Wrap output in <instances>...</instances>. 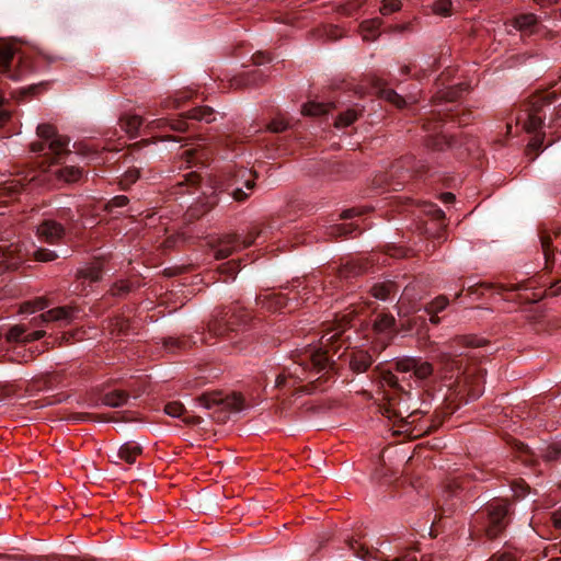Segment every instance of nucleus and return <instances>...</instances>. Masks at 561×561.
I'll list each match as a JSON object with an SVG mask.
<instances>
[{
    "label": "nucleus",
    "mask_w": 561,
    "mask_h": 561,
    "mask_svg": "<svg viewBox=\"0 0 561 561\" xmlns=\"http://www.w3.org/2000/svg\"><path fill=\"white\" fill-rule=\"evenodd\" d=\"M251 312L238 302L218 310L209 320L207 328L215 336H228L232 332L243 330L252 320Z\"/></svg>",
    "instance_id": "obj_1"
},
{
    "label": "nucleus",
    "mask_w": 561,
    "mask_h": 561,
    "mask_svg": "<svg viewBox=\"0 0 561 561\" xmlns=\"http://www.w3.org/2000/svg\"><path fill=\"white\" fill-rule=\"evenodd\" d=\"M197 402L207 410H215L213 417L218 422L226 421V412H239L243 409L241 394L222 397L221 392H206L199 396Z\"/></svg>",
    "instance_id": "obj_2"
},
{
    "label": "nucleus",
    "mask_w": 561,
    "mask_h": 561,
    "mask_svg": "<svg viewBox=\"0 0 561 561\" xmlns=\"http://www.w3.org/2000/svg\"><path fill=\"white\" fill-rule=\"evenodd\" d=\"M556 99L553 92L547 94L533 95L524 110L525 118L518 117L523 121V127L527 133H535L540 129L546 118V107L550 106Z\"/></svg>",
    "instance_id": "obj_3"
},
{
    "label": "nucleus",
    "mask_w": 561,
    "mask_h": 561,
    "mask_svg": "<svg viewBox=\"0 0 561 561\" xmlns=\"http://www.w3.org/2000/svg\"><path fill=\"white\" fill-rule=\"evenodd\" d=\"M36 131L41 139L48 142V151L45 152V154H51L55 159V162H57L64 156L70 153V150L68 149V137L59 135L54 125L39 124Z\"/></svg>",
    "instance_id": "obj_4"
},
{
    "label": "nucleus",
    "mask_w": 561,
    "mask_h": 561,
    "mask_svg": "<svg viewBox=\"0 0 561 561\" xmlns=\"http://www.w3.org/2000/svg\"><path fill=\"white\" fill-rule=\"evenodd\" d=\"M488 526L485 534L490 539L496 538L507 525V515L510 512V503L499 501L488 506Z\"/></svg>",
    "instance_id": "obj_5"
},
{
    "label": "nucleus",
    "mask_w": 561,
    "mask_h": 561,
    "mask_svg": "<svg viewBox=\"0 0 561 561\" xmlns=\"http://www.w3.org/2000/svg\"><path fill=\"white\" fill-rule=\"evenodd\" d=\"M394 369L399 373H412L417 379H426L434 373V367L430 362L422 358L404 356L394 362Z\"/></svg>",
    "instance_id": "obj_6"
},
{
    "label": "nucleus",
    "mask_w": 561,
    "mask_h": 561,
    "mask_svg": "<svg viewBox=\"0 0 561 561\" xmlns=\"http://www.w3.org/2000/svg\"><path fill=\"white\" fill-rule=\"evenodd\" d=\"M254 242V237H250L244 240L236 234L226 236L219 243V247L215 250L214 256L216 260H222L230 256L234 251L250 247Z\"/></svg>",
    "instance_id": "obj_7"
},
{
    "label": "nucleus",
    "mask_w": 561,
    "mask_h": 561,
    "mask_svg": "<svg viewBox=\"0 0 561 561\" xmlns=\"http://www.w3.org/2000/svg\"><path fill=\"white\" fill-rule=\"evenodd\" d=\"M104 261L100 257L80 267L76 272V279L81 282V290L85 289V283L92 284L102 279Z\"/></svg>",
    "instance_id": "obj_8"
},
{
    "label": "nucleus",
    "mask_w": 561,
    "mask_h": 561,
    "mask_svg": "<svg viewBox=\"0 0 561 561\" xmlns=\"http://www.w3.org/2000/svg\"><path fill=\"white\" fill-rule=\"evenodd\" d=\"M28 327L26 324H15L10 328L5 335V340L9 343H23L27 344L37 340H41L46 335L44 330H35L27 333Z\"/></svg>",
    "instance_id": "obj_9"
},
{
    "label": "nucleus",
    "mask_w": 561,
    "mask_h": 561,
    "mask_svg": "<svg viewBox=\"0 0 561 561\" xmlns=\"http://www.w3.org/2000/svg\"><path fill=\"white\" fill-rule=\"evenodd\" d=\"M22 261V247L19 243L0 244V264L16 268Z\"/></svg>",
    "instance_id": "obj_10"
},
{
    "label": "nucleus",
    "mask_w": 561,
    "mask_h": 561,
    "mask_svg": "<svg viewBox=\"0 0 561 561\" xmlns=\"http://www.w3.org/2000/svg\"><path fill=\"white\" fill-rule=\"evenodd\" d=\"M77 311V308L71 306L56 307L39 314V319L42 322L70 323L75 318Z\"/></svg>",
    "instance_id": "obj_11"
},
{
    "label": "nucleus",
    "mask_w": 561,
    "mask_h": 561,
    "mask_svg": "<svg viewBox=\"0 0 561 561\" xmlns=\"http://www.w3.org/2000/svg\"><path fill=\"white\" fill-rule=\"evenodd\" d=\"M38 233L46 242L57 243L65 236V228L55 220H45L39 225Z\"/></svg>",
    "instance_id": "obj_12"
},
{
    "label": "nucleus",
    "mask_w": 561,
    "mask_h": 561,
    "mask_svg": "<svg viewBox=\"0 0 561 561\" xmlns=\"http://www.w3.org/2000/svg\"><path fill=\"white\" fill-rule=\"evenodd\" d=\"M256 305L267 311L277 312L287 306V299L283 294H270L257 297Z\"/></svg>",
    "instance_id": "obj_13"
},
{
    "label": "nucleus",
    "mask_w": 561,
    "mask_h": 561,
    "mask_svg": "<svg viewBox=\"0 0 561 561\" xmlns=\"http://www.w3.org/2000/svg\"><path fill=\"white\" fill-rule=\"evenodd\" d=\"M373 364L371 355L364 350L352 353L350 358V368L355 374L365 373Z\"/></svg>",
    "instance_id": "obj_14"
},
{
    "label": "nucleus",
    "mask_w": 561,
    "mask_h": 561,
    "mask_svg": "<svg viewBox=\"0 0 561 561\" xmlns=\"http://www.w3.org/2000/svg\"><path fill=\"white\" fill-rule=\"evenodd\" d=\"M129 400L128 392L124 390H113L110 392H106L102 396L101 402L103 405L110 407V408H119L124 404H126Z\"/></svg>",
    "instance_id": "obj_15"
},
{
    "label": "nucleus",
    "mask_w": 561,
    "mask_h": 561,
    "mask_svg": "<svg viewBox=\"0 0 561 561\" xmlns=\"http://www.w3.org/2000/svg\"><path fill=\"white\" fill-rule=\"evenodd\" d=\"M185 116L190 119H194L197 122H205L207 124L216 121L215 111L207 105L196 106L187 112H185Z\"/></svg>",
    "instance_id": "obj_16"
},
{
    "label": "nucleus",
    "mask_w": 561,
    "mask_h": 561,
    "mask_svg": "<svg viewBox=\"0 0 561 561\" xmlns=\"http://www.w3.org/2000/svg\"><path fill=\"white\" fill-rule=\"evenodd\" d=\"M367 270L368 266L366 263L356 261L347 262L339 268V277L344 279L353 278L364 274Z\"/></svg>",
    "instance_id": "obj_17"
},
{
    "label": "nucleus",
    "mask_w": 561,
    "mask_h": 561,
    "mask_svg": "<svg viewBox=\"0 0 561 561\" xmlns=\"http://www.w3.org/2000/svg\"><path fill=\"white\" fill-rule=\"evenodd\" d=\"M142 117L139 115H126L119 119L121 128L131 138L138 135V130L142 125Z\"/></svg>",
    "instance_id": "obj_18"
},
{
    "label": "nucleus",
    "mask_w": 561,
    "mask_h": 561,
    "mask_svg": "<svg viewBox=\"0 0 561 561\" xmlns=\"http://www.w3.org/2000/svg\"><path fill=\"white\" fill-rule=\"evenodd\" d=\"M537 24L538 18L534 13L519 14L512 21V25L520 32H531Z\"/></svg>",
    "instance_id": "obj_19"
},
{
    "label": "nucleus",
    "mask_w": 561,
    "mask_h": 561,
    "mask_svg": "<svg viewBox=\"0 0 561 561\" xmlns=\"http://www.w3.org/2000/svg\"><path fill=\"white\" fill-rule=\"evenodd\" d=\"M382 21L378 18L366 20L360 24L363 39L373 42L379 36V28Z\"/></svg>",
    "instance_id": "obj_20"
},
{
    "label": "nucleus",
    "mask_w": 561,
    "mask_h": 561,
    "mask_svg": "<svg viewBox=\"0 0 561 561\" xmlns=\"http://www.w3.org/2000/svg\"><path fill=\"white\" fill-rule=\"evenodd\" d=\"M397 291V285L392 280H387L382 283L375 284L371 289L370 294L379 300H387L391 294H394Z\"/></svg>",
    "instance_id": "obj_21"
},
{
    "label": "nucleus",
    "mask_w": 561,
    "mask_h": 561,
    "mask_svg": "<svg viewBox=\"0 0 561 561\" xmlns=\"http://www.w3.org/2000/svg\"><path fill=\"white\" fill-rule=\"evenodd\" d=\"M142 448L131 442L125 443L118 450L121 459L131 465L136 461V458L141 454Z\"/></svg>",
    "instance_id": "obj_22"
},
{
    "label": "nucleus",
    "mask_w": 561,
    "mask_h": 561,
    "mask_svg": "<svg viewBox=\"0 0 561 561\" xmlns=\"http://www.w3.org/2000/svg\"><path fill=\"white\" fill-rule=\"evenodd\" d=\"M485 341L476 335H457L449 341V346L480 347Z\"/></svg>",
    "instance_id": "obj_23"
},
{
    "label": "nucleus",
    "mask_w": 561,
    "mask_h": 561,
    "mask_svg": "<svg viewBox=\"0 0 561 561\" xmlns=\"http://www.w3.org/2000/svg\"><path fill=\"white\" fill-rule=\"evenodd\" d=\"M129 327V320L123 316H116L108 322L111 334L117 337L126 335L128 333Z\"/></svg>",
    "instance_id": "obj_24"
},
{
    "label": "nucleus",
    "mask_w": 561,
    "mask_h": 561,
    "mask_svg": "<svg viewBox=\"0 0 561 561\" xmlns=\"http://www.w3.org/2000/svg\"><path fill=\"white\" fill-rule=\"evenodd\" d=\"M56 176L66 183H76L82 176V170L75 165H67L56 171Z\"/></svg>",
    "instance_id": "obj_25"
},
{
    "label": "nucleus",
    "mask_w": 561,
    "mask_h": 561,
    "mask_svg": "<svg viewBox=\"0 0 561 561\" xmlns=\"http://www.w3.org/2000/svg\"><path fill=\"white\" fill-rule=\"evenodd\" d=\"M396 324V319L390 313H379L377 314L373 329L377 333H385L390 331Z\"/></svg>",
    "instance_id": "obj_26"
},
{
    "label": "nucleus",
    "mask_w": 561,
    "mask_h": 561,
    "mask_svg": "<svg viewBox=\"0 0 561 561\" xmlns=\"http://www.w3.org/2000/svg\"><path fill=\"white\" fill-rule=\"evenodd\" d=\"M310 363L317 373L332 368L333 363H330L327 352L316 351L310 356Z\"/></svg>",
    "instance_id": "obj_27"
},
{
    "label": "nucleus",
    "mask_w": 561,
    "mask_h": 561,
    "mask_svg": "<svg viewBox=\"0 0 561 561\" xmlns=\"http://www.w3.org/2000/svg\"><path fill=\"white\" fill-rule=\"evenodd\" d=\"M348 317L350 314L343 316L342 320L339 321L336 328L325 332L321 337V343L328 344L335 341L344 332L346 324L348 323V321L346 322V319H348Z\"/></svg>",
    "instance_id": "obj_28"
},
{
    "label": "nucleus",
    "mask_w": 561,
    "mask_h": 561,
    "mask_svg": "<svg viewBox=\"0 0 561 561\" xmlns=\"http://www.w3.org/2000/svg\"><path fill=\"white\" fill-rule=\"evenodd\" d=\"M561 456V444L551 443L543 448L540 449V457L546 461H554L558 460Z\"/></svg>",
    "instance_id": "obj_29"
},
{
    "label": "nucleus",
    "mask_w": 561,
    "mask_h": 561,
    "mask_svg": "<svg viewBox=\"0 0 561 561\" xmlns=\"http://www.w3.org/2000/svg\"><path fill=\"white\" fill-rule=\"evenodd\" d=\"M379 95L399 108H402L405 105V100L392 89L381 88L379 90Z\"/></svg>",
    "instance_id": "obj_30"
},
{
    "label": "nucleus",
    "mask_w": 561,
    "mask_h": 561,
    "mask_svg": "<svg viewBox=\"0 0 561 561\" xmlns=\"http://www.w3.org/2000/svg\"><path fill=\"white\" fill-rule=\"evenodd\" d=\"M163 346L168 351L175 353L176 351L185 350V348L190 347V341L185 340V339H181V337L170 336V337L163 339Z\"/></svg>",
    "instance_id": "obj_31"
},
{
    "label": "nucleus",
    "mask_w": 561,
    "mask_h": 561,
    "mask_svg": "<svg viewBox=\"0 0 561 561\" xmlns=\"http://www.w3.org/2000/svg\"><path fill=\"white\" fill-rule=\"evenodd\" d=\"M48 306L45 298H36L32 301H25L20 307L21 313H33L35 311L44 310Z\"/></svg>",
    "instance_id": "obj_32"
},
{
    "label": "nucleus",
    "mask_w": 561,
    "mask_h": 561,
    "mask_svg": "<svg viewBox=\"0 0 561 561\" xmlns=\"http://www.w3.org/2000/svg\"><path fill=\"white\" fill-rule=\"evenodd\" d=\"M431 8L436 15L449 16L453 13L451 0H436L432 3Z\"/></svg>",
    "instance_id": "obj_33"
},
{
    "label": "nucleus",
    "mask_w": 561,
    "mask_h": 561,
    "mask_svg": "<svg viewBox=\"0 0 561 561\" xmlns=\"http://www.w3.org/2000/svg\"><path fill=\"white\" fill-rule=\"evenodd\" d=\"M330 105L324 103L310 102L302 106V114L308 116H319L329 111Z\"/></svg>",
    "instance_id": "obj_34"
},
{
    "label": "nucleus",
    "mask_w": 561,
    "mask_h": 561,
    "mask_svg": "<svg viewBox=\"0 0 561 561\" xmlns=\"http://www.w3.org/2000/svg\"><path fill=\"white\" fill-rule=\"evenodd\" d=\"M357 112L355 110H347L341 113L335 119V127L343 128L352 125L357 119Z\"/></svg>",
    "instance_id": "obj_35"
},
{
    "label": "nucleus",
    "mask_w": 561,
    "mask_h": 561,
    "mask_svg": "<svg viewBox=\"0 0 561 561\" xmlns=\"http://www.w3.org/2000/svg\"><path fill=\"white\" fill-rule=\"evenodd\" d=\"M427 146L434 150H443L445 147H451V138L437 134L428 140Z\"/></svg>",
    "instance_id": "obj_36"
},
{
    "label": "nucleus",
    "mask_w": 561,
    "mask_h": 561,
    "mask_svg": "<svg viewBox=\"0 0 561 561\" xmlns=\"http://www.w3.org/2000/svg\"><path fill=\"white\" fill-rule=\"evenodd\" d=\"M139 178H140V170L138 168H130L124 173L119 183H121L122 187L124 190H126L131 184H134Z\"/></svg>",
    "instance_id": "obj_37"
},
{
    "label": "nucleus",
    "mask_w": 561,
    "mask_h": 561,
    "mask_svg": "<svg viewBox=\"0 0 561 561\" xmlns=\"http://www.w3.org/2000/svg\"><path fill=\"white\" fill-rule=\"evenodd\" d=\"M164 412L172 417H180L185 412V408L181 402H169L164 407Z\"/></svg>",
    "instance_id": "obj_38"
},
{
    "label": "nucleus",
    "mask_w": 561,
    "mask_h": 561,
    "mask_svg": "<svg viewBox=\"0 0 561 561\" xmlns=\"http://www.w3.org/2000/svg\"><path fill=\"white\" fill-rule=\"evenodd\" d=\"M402 3L400 0H383L382 5L380 8V13L382 15H388L393 12H397L401 9Z\"/></svg>",
    "instance_id": "obj_39"
},
{
    "label": "nucleus",
    "mask_w": 561,
    "mask_h": 561,
    "mask_svg": "<svg viewBox=\"0 0 561 561\" xmlns=\"http://www.w3.org/2000/svg\"><path fill=\"white\" fill-rule=\"evenodd\" d=\"M381 382L393 389H401L398 377L390 370H383L380 375Z\"/></svg>",
    "instance_id": "obj_40"
},
{
    "label": "nucleus",
    "mask_w": 561,
    "mask_h": 561,
    "mask_svg": "<svg viewBox=\"0 0 561 561\" xmlns=\"http://www.w3.org/2000/svg\"><path fill=\"white\" fill-rule=\"evenodd\" d=\"M448 305V299L445 296H439L435 298L427 307L426 311L432 313H437L444 310Z\"/></svg>",
    "instance_id": "obj_41"
},
{
    "label": "nucleus",
    "mask_w": 561,
    "mask_h": 561,
    "mask_svg": "<svg viewBox=\"0 0 561 561\" xmlns=\"http://www.w3.org/2000/svg\"><path fill=\"white\" fill-rule=\"evenodd\" d=\"M237 176L244 180V186L248 190H253L255 186V179L257 176L255 171L239 170Z\"/></svg>",
    "instance_id": "obj_42"
},
{
    "label": "nucleus",
    "mask_w": 561,
    "mask_h": 561,
    "mask_svg": "<svg viewBox=\"0 0 561 561\" xmlns=\"http://www.w3.org/2000/svg\"><path fill=\"white\" fill-rule=\"evenodd\" d=\"M34 257L39 262H50L57 259V254L55 251L41 248L34 252Z\"/></svg>",
    "instance_id": "obj_43"
},
{
    "label": "nucleus",
    "mask_w": 561,
    "mask_h": 561,
    "mask_svg": "<svg viewBox=\"0 0 561 561\" xmlns=\"http://www.w3.org/2000/svg\"><path fill=\"white\" fill-rule=\"evenodd\" d=\"M14 56V50L10 46L0 47V66L9 67Z\"/></svg>",
    "instance_id": "obj_44"
},
{
    "label": "nucleus",
    "mask_w": 561,
    "mask_h": 561,
    "mask_svg": "<svg viewBox=\"0 0 561 561\" xmlns=\"http://www.w3.org/2000/svg\"><path fill=\"white\" fill-rule=\"evenodd\" d=\"M65 420L73 423H80L87 421H95V417L87 412H71L65 417Z\"/></svg>",
    "instance_id": "obj_45"
},
{
    "label": "nucleus",
    "mask_w": 561,
    "mask_h": 561,
    "mask_svg": "<svg viewBox=\"0 0 561 561\" xmlns=\"http://www.w3.org/2000/svg\"><path fill=\"white\" fill-rule=\"evenodd\" d=\"M267 128L272 133H282L288 128V123L282 117H276L268 124Z\"/></svg>",
    "instance_id": "obj_46"
},
{
    "label": "nucleus",
    "mask_w": 561,
    "mask_h": 561,
    "mask_svg": "<svg viewBox=\"0 0 561 561\" xmlns=\"http://www.w3.org/2000/svg\"><path fill=\"white\" fill-rule=\"evenodd\" d=\"M129 199L125 195H118L113 197L108 203L106 204L107 210H113L114 208L125 207L128 204Z\"/></svg>",
    "instance_id": "obj_47"
},
{
    "label": "nucleus",
    "mask_w": 561,
    "mask_h": 561,
    "mask_svg": "<svg viewBox=\"0 0 561 561\" xmlns=\"http://www.w3.org/2000/svg\"><path fill=\"white\" fill-rule=\"evenodd\" d=\"M187 119L185 113L181 114L179 118L172 121L171 128L175 131H186L188 128Z\"/></svg>",
    "instance_id": "obj_48"
},
{
    "label": "nucleus",
    "mask_w": 561,
    "mask_h": 561,
    "mask_svg": "<svg viewBox=\"0 0 561 561\" xmlns=\"http://www.w3.org/2000/svg\"><path fill=\"white\" fill-rule=\"evenodd\" d=\"M199 182V174L196 172H190L186 175H184L183 181H180L176 186L182 187L184 185L186 186H194Z\"/></svg>",
    "instance_id": "obj_49"
},
{
    "label": "nucleus",
    "mask_w": 561,
    "mask_h": 561,
    "mask_svg": "<svg viewBox=\"0 0 561 561\" xmlns=\"http://www.w3.org/2000/svg\"><path fill=\"white\" fill-rule=\"evenodd\" d=\"M130 290V287L127 283L125 282H118V283H115L112 288H111V294L113 296H123L127 293H129Z\"/></svg>",
    "instance_id": "obj_50"
},
{
    "label": "nucleus",
    "mask_w": 561,
    "mask_h": 561,
    "mask_svg": "<svg viewBox=\"0 0 561 561\" xmlns=\"http://www.w3.org/2000/svg\"><path fill=\"white\" fill-rule=\"evenodd\" d=\"M541 247H542V250H543L546 262L548 263L550 257L553 256V253L550 250L551 238L549 236H541Z\"/></svg>",
    "instance_id": "obj_51"
},
{
    "label": "nucleus",
    "mask_w": 561,
    "mask_h": 561,
    "mask_svg": "<svg viewBox=\"0 0 561 561\" xmlns=\"http://www.w3.org/2000/svg\"><path fill=\"white\" fill-rule=\"evenodd\" d=\"M481 382H483L482 377H479L477 381H472V385L469 389V396L472 399L479 398L481 393L483 392V389L481 387Z\"/></svg>",
    "instance_id": "obj_52"
},
{
    "label": "nucleus",
    "mask_w": 561,
    "mask_h": 561,
    "mask_svg": "<svg viewBox=\"0 0 561 561\" xmlns=\"http://www.w3.org/2000/svg\"><path fill=\"white\" fill-rule=\"evenodd\" d=\"M543 142V135H536L528 144L526 153L529 154V151H536L541 148Z\"/></svg>",
    "instance_id": "obj_53"
},
{
    "label": "nucleus",
    "mask_w": 561,
    "mask_h": 561,
    "mask_svg": "<svg viewBox=\"0 0 561 561\" xmlns=\"http://www.w3.org/2000/svg\"><path fill=\"white\" fill-rule=\"evenodd\" d=\"M355 229H356V227L354 226V224H344V225H339V226H335V227L333 228L334 232H336L339 236H346V234H350V233H352Z\"/></svg>",
    "instance_id": "obj_54"
},
{
    "label": "nucleus",
    "mask_w": 561,
    "mask_h": 561,
    "mask_svg": "<svg viewBox=\"0 0 561 561\" xmlns=\"http://www.w3.org/2000/svg\"><path fill=\"white\" fill-rule=\"evenodd\" d=\"M362 5V2L359 0H354V1H351L348 3H346L345 5H343L342 8V11L347 14V15H351L353 14L359 7Z\"/></svg>",
    "instance_id": "obj_55"
},
{
    "label": "nucleus",
    "mask_w": 561,
    "mask_h": 561,
    "mask_svg": "<svg viewBox=\"0 0 561 561\" xmlns=\"http://www.w3.org/2000/svg\"><path fill=\"white\" fill-rule=\"evenodd\" d=\"M46 150H48V142L43 139L41 141H35V142L31 144L32 152L39 153V152H44Z\"/></svg>",
    "instance_id": "obj_56"
},
{
    "label": "nucleus",
    "mask_w": 561,
    "mask_h": 561,
    "mask_svg": "<svg viewBox=\"0 0 561 561\" xmlns=\"http://www.w3.org/2000/svg\"><path fill=\"white\" fill-rule=\"evenodd\" d=\"M363 214V209L362 208H350V209H345L342 211L341 214V218L342 219H351L355 216H359Z\"/></svg>",
    "instance_id": "obj_57"
},
{
    "label": "nucleus",
    "mask_w": 561,
    "mask_h": 561,
    "mask_svg": "<svg viewBox=\"0 0 561 561\" xmlns=\"http://www.w3.org/2000/svg\"><path fill=\"white\" fill-rule=\"evenodd\" d=\"M382 414L390 420L397 416H400L402 419V413L400 411L394 410L391 403H389L388 407L383 408Z\"/></svg>",
    "instance_id": "obj_58"
},
{
    "label": "nucleus",
    "mask_w": 561,
    "mask_h": 561,
    "mask_svg": "<svg viewBox=\"0 0 561 561\" xmlns=\"http://www.w3.org/2000/svg\"><path fill=\"white\" fill-rule=\"evenodd\" d=\"M232 197L237 202H244L249 197V194L245 193L241 187H237L232 192Z\"/></svg>",
    "instance_id": "obj_59"
},
{
    "label": "nucleus",
    "mask_w": 561,
    "mask_h": 561,
    "mask_svg": "<svg viewBox=\"0 0 561 561\" xmlns=\"http://www.w3.org/2000/svg\"><path fill=\"white\" fill-rule=\"evenodd\" d=\"M515 448L520 454V456H527L530 454L529 447L522 442H516Z\"/></svg>",
    "instance_id": "obj_60"
},
{
    "label": "nucleus",
    "mask_w": 561,
    "mask_h": 561,
    "mask_svg": "<svg viewBox=\"0 0 561 561\" xmlns=\"http://www.w3.org/2000/svg\"><path fill=\"white\" fill-rule=\"evenodd\" d=\"M197 152L198 151L196 149L185 150L182 154V159H184L190 164Z\"/></svg>",
    "instance_id": "obj_61"
},
{
    "label": "nucleus",
    "mask_w": 561,
    "mask_h": 561,
    "mask_svg": "<svg viewBox=\"0 0 561 561\" xmlns=\"http://www.w3.org/2000/svg\"><path fill=\"white\" fill-rule=\"evenodd\" d=\"M455 198V195L450 192H445L439 195V199L445 204L453 203Z\"/></svg>",
    "instance_id": "obj_62"
},
{
    "label": "nucleus",
    "mask_w": 561,
    "mask_h": 561,
    "mask_svg": "<svg viewBox=\"0 0 561 561\" xmlns=\"http://www.w3.org/2000/svg\"><path fill=\"white\" fill-rule=\"evenodd\" d=\"M551 520L556 528H561V512L557 511L552 513Z\"/></svg>",
    "instance_id": "obj_63"
},
{
    "label": "nucleus",
    "mask_w": 561,
    "mask_h": 561,
    "mask_svg": "<svg viewBox=\"0 0 561 561\" xmlns=\"http://www.w3.org/2000/svg\"><path fill=\"white\" fill-rule=\"evenodd\" d=\"M458 354H453V353H442L438 355V359L439 362L446 364L448 363L454 356H457Z\"/></svg>",
    "instance_id": "obj_64"
}]
</instances>
